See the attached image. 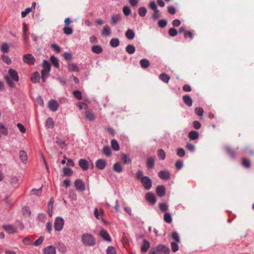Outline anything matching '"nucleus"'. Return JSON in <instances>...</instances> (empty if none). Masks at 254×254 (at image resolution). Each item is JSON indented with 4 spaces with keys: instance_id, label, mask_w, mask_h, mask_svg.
<instances>
[{
    "instance_id": "f257e3e1",
    "label": "nucleus",
    "mask_w": 254,
    "mask_h": 254,
    "mask_svg": "<svg viewBox=\"0 0 254 254\" xmlns=\"http://www.w3.org/2000/svg\"><path fill=\"white\" fill-rule=\"evenodd\" d=\"M81 241L82 243L86 246H94L96 244L95 238L88 233L83 234L81 236Z\"/></svg>"
},
{
    "instance_id": "f03ea898",
    "label": "nucleus",
    "mask_w": 254,
    "mask_h": 254,
    "mask_svg": "<svg viewBox=\"0 0 254 254\" xmlns=\"http://www.w3.org/2000/svg\"><path fill=\"white\" fill-rule=\"evenodd\" d=\"M43 69L41 71L42 79L43 82H45L46 78L51 69V65L50 63L46 60H44L43 62Z\"/></svg>"
},
{
    "instance_id": "7ed1b4c3",
    "label": "nucleus",
    "mask_w": 254,
    "mask_h": 254,
    "mask_svg": "<svg viewBox=\"0 0 254 254\" xmlns=\"http://www.w3.org/2000/svg\"><path fill=\"white\" fill-rule=\"evenodd\" d=\"M64 220L63 218L57 217L54 222V227L56 230L58 231H61L64 227Z\"/></svg>"
},
{
    "instance_id": "20e7f679",
    "label": "nucleus",
    "mask_w": 254,
    "mask_h": 254,
    "mask_svg": "<svg viewBox=\"0 0 254 254\" xmlns=\"http://www.w3.org/2000/svg\"><path fill=\"white\" fill-rule=\"evenodd\" d=\"M141 182L145 190H149L151 188L152 181L148 177H142Z\"/></svg>"
},
{
    "instance_id": "39448f33",
    "label": "nucleus",
    "mask_w": 254,
    "mask_h": 254,
    "mask_svg": "<svg viewBox=\"0 0 254 254\" xmlns=\"http://www.w3.org/2000/svg\"><path fill=\"white\" fill-rule=\"evenodd\" d=\"M23 60L24 63L29 65H33L35 62V59L30 54L23 55Z\"/></svg>"
},
{
    "instance_id": "423d86ee",
    "label": "nucleus",
    "mask_w": 254,
    "mask_h": 254,
    "mask_svg": "<svg viewBox=\"0 0 254 254\" xmlns=\"http://www.w3.org/2000/svg\"><path fill=\"white\" fill-rule=\"evenodd\" d=\"M74 186L77 190L83 191L85 189V184L81 180H76L74 182Z\"/></svg>"
},
{
    "instance_id": "0eeeda50",
    "label": "nucleus",
    "mask_w": 254,
    "mask_h": 254,
    "mask_svg": "<svg viewBox=\"0 0 254 254\" xmlns=\"http://www.w3.org/2000/svg\"><path fill=\"white\" fill-rule=\"evenodd\" d=\"M59 104L56 100H52L48 103V107L50 110L55 112L56 111L59 107Z\"/></svg>"
},
{
    "instance_id": "6e6552de",
    "label": "nucleus",
    "mask_w": 254,
    "mask_h": 254,
    "mask_svg": "<svg viewBox=\"0 0 254 254\" xmlns=\"http://www.w3.org/2000/svg\"><path fill=\"white\" fill-rule=\"evenodd\" d=\"M85 117L86 119L90 121H93L95 119V115L94 112L90 110H87L85 112Z\"/></svg>"
},
{
    "instance_id": "1a4fd4ad",
    "label": "nucleus",
    "mask_w": 254,
    "mask_h": 254,
    "mask_svg": "<svg viewBox=\"0 0 254 254\" xmlns=\"http://www.w3.org/2000/svg\"><path fill=\"white\" fill-rule=\"evenodd\" d=\"M157 248L158 249V251H159L160 253L169 254L170 252L169 248L164 245H159L157 246Z\"/></svg>"
},
{
    "instance_id": "9d476101",
    "label": "nucleus",
    "mask_w": 254,
    "mask_h": 254,
    "mask_svg": "<svg viewBox=\"0 0 254 254\" xmlns=\"http://www.w3.org/2000/svg\"><path fill=\"white\" fill-rule=\"evenodd\" d=\"M8 74L10 77L14 81L17 82L19 81V77L17 72L14 69L10 68L8 70Z\"/></svg>"
},
{
    "instance_id": "9b49d317",
    "label": "nucleus",
    "mask_w": 254,
    "mask_h": 254,
    "mask_svg": "<svg viewBox=\"0 0 254 254\" xmlns=\"http://www.w3.org/2000/svg\"><path fill=\"white\" fill-rule=\"evenodd\" d=\"M156 191L158 196L162 197L164 196L166 193L165 188L162 185L158 186L156 188Z\"/></svg>"
},
{
    "instance_id": "f8f14e48",
    "label": "nucleus",
    "mask_w": 254,
    "mask_h": 254,
    "mask_svg": "<svg viewBox=\"0 0 254 254\" xmlns=\"http://www.w3.org/2000/svg\"><path fill=\"white\" fill-rule=\"evenodd\" d=\"M107 164L106 161L103 159H98L96 162V167L100 169L103 170L105 168Z\"/></svg>"
},
{
    "instance_id": "ddd939ff",
    "label": "nucleus",
    "mask_w": 254,
    "mask_h": 254,
    "mask_svg": "<svg viewBox=\"0 0 254 254\" xmlns=\"http://www.w3.org/2000/svg\"><path fill=\"white\" fill-rule=\"evenodd\" d=\"M100 236L105 241L111 242V238L107 232V231L104 229H102L101 230L100 233Z\"/></svg>"
},
{
    "instance_id": "4468645a",
    "label": "nucleus",
    "mask_w": 254,
    "mask_h": 254,
    "mask_svg": "<svg viewBox=\"0 0 254 254\" xmlns=\"http://www.w3.org/2000/svg\"><path fill=\"white\" fill-rule=\"evenodd\" d=\"M146 198L149 203L152 204H154L156 201L154 194L151 192H147L146 194Z\"/></svg>"
},
{
    "instance_id": "2eb2a0df",
    "label": "nucleus",
    "mask_w": 254,
    "mask_h": 254,
    "mask_svg": "<svg viewBox=\"0 0 254 254\" xmlns=\"http://www.w3.org/2000/svg\"><path fill=\"white\" fill-rule=\"evenodd\" d=\"M79 165L83 171L87 170L89 167L88 162L84 159H81L79 160Z\"/></svg>"
},
{
    "instance_id": "dca6fc26",
    "label": "nucleus",
    "mask_w": 254,
    "mask_h": 254,
    "mask_svg": "<svg viewBox=\"0 0 254 254\" xmlns=\"http://www.w3.org/2000/svg\"><path fill=\"white\" fill-rule=\"evenodd\" d=\"M158 175L163 180H168L170 178V173L167 171H161L159 173Z\"/></svg>"
},
{
    "instance_id": "f3484780",
    "label": "nucleus",
    "mask_w": 254,
    "mask_h": 254,
    "mask_svg": "<svg viewBox=\"0 0 254 254\" xmlns=\"http://www.w3.org/2000/svg\"><path fill=\"white\" fill-rule=\"evenodd\" d=\"M44 253L45 254H56V248L52 246H47L44 249Z\"/></svg>"
},
{
    "instance_id": "a211bd4d",
    "label": "nucleus",
    "mask_w": 254,
    "mask_h": 254,
    "mask_svg": "<svg viewBox=\"0 0 254 254\" xmlns=\"http://www.w3.org/2000/svg\"><path fill=\"white\" fill-rule=\"evenodd\" d=\"M184 103L189 107H190L192 104V100L189 95H185L183 97Z\"/></svg>"
},
{
    "instance_id": "6ab92c4d",
    "label": "nucleus",
    "mask_w": 254,
    "mask_h": 254,
    "mask_svg": "<svg viewBox=\"0 0 254 254\" xmlns=\"http://www.w3.org/2000/svg\"><path fill=\"white\" fill-rule=\"evenodd\" d=\"M111 34V29L108 25H106L101 31L102 35L104 36H109Z\"/></svg>"
},
{
    "instance_id": "aec40b11",
    "label": "nucleus",
    "mask_w": 254,
    "mask_h": 254,
    "mask_svg": "<svg viewBox=\"0 0 254 254\" xmlns=\"http://www.w3.org/2000/svg\"><path fill=\"white\" fill-rule=\"evenodd\" d=\"M121 19V15L120 14L112 15L111 16V24L116 25Z\"/></svg>"
},
{
    "instance_id": "412c9836",
    "label": "nucleus",
    "mask_w": 254,
    "mask_h": 254,
    "mask_svg": "<svg viewBox=\"0 0 254 254\" xmlns=\"http://www.w3.org/2000/svg\"><path fill=\"white\" fill-rule=\"evenodd\" d=\"M31 80L33 83H38L40 81V74L37 71L34 72L31 77Z\"/></svg>"
},
{
    "instance_id": "4be33fe9",
    "label": "nucleus",
    "mask_w": 254,
    "mask_h": 254,
    "mask_svg": "<svg viewBox=\"0 0 254 254\" xmlns=\"http://www.w3.org/2000/svg\"><path fill=\"white\" fill-rule=\"evenodd\" d=\"M150 248V244L146 240L143 241V244L141 248V251L142 252H146Z\"/></svg>"
},
{
    "instance_id": "5701e85b",
    "label": "nucleus",
    "mask_w": 254,
    "mask_h": 254,
    "mask_svg": "<svg viewBox=\"0 0 254 254\" xmlns=\"http://www.w3.org/2000/svg\"><path fill=\"white\" fill-rule=\"evenodd\" d=\"M139 64L140 66L143 68H146L150 66L149 61L146 59L141 60L139 62Z\"/></svg>"
},
{
    "instance_id": "b1692460",
    "label": "nucleus",
    "mask_w": 254,
    "mask_h": 254,
    "mask_svg": "<svg viewBox=\"0 0 254 254\" xmlns=\"http://www.w3.org/2000/svg\"><path fill=\"white\" fill-rule=\"evenodd\" d=\"M199 133L197 131L192 130L189 133V137L191 140H195L198 138Z\"/></svg>"
},
{
    "instance_id": "393cba45",
    "label": "nucleus",
    "mask_w": 254,
    "mask_h": 254,
    "mask_svg": "<svg viewBox=\"0 0 254 254\" xmlns=\"http://www.w3.org/2000/svg\"><path fill=\"white\" fill-rule=\"evenodd\" d=\"M19 158L23 163H26L27 160V156L25 151L21 150L19 152Z\"/></svg>"
},
{
    "instance_id": "a878e982",
    "label": "nucleus",
    "mask_w": 254,
    "mask_h": 254,
    "mask_svg": "<svg viewBox=\"0 0 254 254\" xmlns=\"http://www.w3.org/2000/svg\"><path fill=\"white\" fill-rule=\"evenodd\" d=\"M126 37L129 40H132L135 37V33L132 29H128L126 33Z\"/></svg>"
},
{
    "instance_id": "bb28decb",
    "label": "nucleus",
    "mask_w": 254,
    "mask_h": 254,
    "mask_svg": "<svg viewBox=\"0 0 254 254\" xmlns=\"http://www.w3.org/2000/svg\"><path fill=\"white\" fill-rule=\"evenodd\" d=\"M126 52L129 54H133L135 52V48L133 45H128L126 48Z\"/></svg>"
},
{
    "instance_id": "cd10ccee",
    "label": "nucleus",
    "mask_w": 254,
    "mask_h": 254,
    "mask_svg": "<svg viewBox=\"0 0 254 254\" xmlns=\"http://www.w3.org/2000/svg\"><path fill=\"white\" fill-rule=\"evenodd\" d=\"M92 51L95 54H99L102 52L103 49L100 46L95 45L92 46Z\"/></svg>"
},
{
    "instance_id": "c85d7f7f",
    "label": "nucleus",
    "mask_w": 254,
    "mask_h": 254,
    "mask_svg": "<svg viewBox=\"0 0 254 254\" xmlns=\"http://www.w3.org/2000/svg\"><path fill=\"white\" fill-rule=\"evenodd\" d=\"M159 78L163 82L168 83L169 82L170 77L166 73H161L159 75Z\"/></svg>"
},
{
    "instance_id": "c756f323",
    "label": "nucleus",
    "mask_w": 254,
    "mask_h": 254,
    "mask_svg": "<svg viewBox=\"0 0 254 254\" xmlns=\"http://www.w3.org/2000/svg\"><path fill=\"white\" fill-rule=\"evenodd\" d=\"M113 169L115 172L118 173H121L123 171V167L121 164L119 162H117L114 165Z\"/></svg>"
},
{
    "instance_id": "7c9ffc66",
    "label": "nucleus",
    "mask_w": 254,
    "mask_h": 254,
    "mask_svg": "<svg viewBox=\"0 0 254 254\" xmlns=\"http://www.w3.org/2000/svg\"><path fill=\"white\" fill-rule=\"evenodd\" d=\"M4 229L9 233H14L16 232L15 228L11 225H4Z\"/></svg>"
},
{
    "instance_id": "2f4dec72",
    "label": "nucleus",
    "mask_w": 254,
    "mask_h": 254,
    "mask_svg": "<svg viewBox=\"0 0 254 254\" xmlns=\"http://www.w3.org/2000/svg\"><path fill=\"white\" fill-rule=\"evenodd\" d=\"M120 44V41L118 38H113L110 40V45L114 48L117 47Z\"/></svg>"
},
{
    "instance_id": "473e14b6",
    "label": "nucleus",
    "mask_w": 254,
    "mask_h": 254,
    "mask_svg": "<svg viewBox=\"0 0 254 254\" xmlns=\"http://www.w3.org/2000/svg\"><path fill=\"white\" fill-rule=\"evenodd\" d=\"M111 146L113 150L115 151H119L120 149V147L119 143L118 142L115 140L113 139L111 141Z\"/></svg>"
},
{
    "instance_id": "72a5a7b5",
    "label": "nucleus",
    "mask_w": 254,
    "mask_h": 254,
    "mask_svg": "<svg viewBox=\"0 0 254 254\" xmlns=\"http://www.w3.org/2000/svg\"><path fill=\"white\" fill-rule=\"evenodd\" d=\"M226 151L227 154L232 158H234L235 157V151L229 147H226Z\"/></svg>"
},
{
    "instance_id": "f704fd0d",
    "label": "nucleus",
    "mask_w": 254,
    "mask_h": 254,
    "mask_svg": "<svg viewBox=\"0 0 254 254\" xmlns=\"http://www.w3.org/2000/svg\"><path fill=\"white\" fill-rule=\"evenodd\" d=\"M68 69L71 71H78L79 68L78 66L73 64H68Z\"/></svg>"
},
{
    "instance_id": "c9c22d12",
    "label": "nucleus",
    "mask_w": 254,
    "mask_h": 254,
    "mask_svg": "<svg viewBox=\"0 0 254 254\" xmlns=\"http://www.w3.org/2000/svg\"><path fill=\"white\" fill-rule=\"evenodd\" d=\"M147 165L148 168L151 169L153 168L154 165V159L153 157H149L147 159Z\"/></svg>"
},
{
    "instance_id": "e433bc0d",
    "label": "nucleus",
    "mask_w": 254,
    "mask_h": 254,
    "mask_svg": "<svg viewBox=\"0 0 254 254\" xmlns=\"http://www.w3.org/2000/svg\"><path fill=\"white\" fill-rule=\"evenodd\" d=\"M164 220L166 222L171 223L172 221L171 214L169 213H165L164 215Z\"/></svg>"
},
{
    "instance_id": "4c0bfd02",
    "label": "nucleus",
    "mask_w": 254,
    "mask_h": 254,
    "mask_svg": "<svg viewBox=\"0 0 254 254\" xmlns=\"http://www.w3.org/2000/svg\"><path fill=\"white\" fill-rule=\"evenodd\" d=\"M63 173L64 176H70L72 175L73 172L70 168L65 167L63 168Z\"/></svg>"
},
{
    "instance_id": "58836bf2",
    "label": "nucleus",
    "mask_w": 254,
    "mask_h": 254,
    "mask_svg": "<svg viewBox=\"0 0 254 254\" xmlns=\"http://www.w3.org/2000/svg\"><path fill=\"white\" fill-rule=\"evenodd\" d=\"M64 33L67 35H71L73 33V29L69 26H65L63 28Z\"/></svg>"
},
{
    "instance_id": "ea45409f",
    "label": "nucleus",
    "mask_w": 254,
    "mask_h": 254,
    "mask_svg": "<svg viewBox=\"0 0 254 254\" xmlns=\"http://www.w3.org/2000/svg\"><path fill=\"white\" fill-rule=\"evenodd\" d=\"M46 125L49 128H53L54 126V122L52 118H48L46 121Z\"/></svg>"
},
{
    "instance_id": "a19ab883",
    "label": "nucleus",
    "mask_w": 254,
    "mask_h": 254,
    "mask_svg": "<svg viewBox=\"0 0 254 254\" xmlns=\"http://www.w3.org/2000/svg\"><path fill=\"white\" fill-rule=\"evenodd\" d=\"M9 46L7 43H3L1 46V51L5 53L9 52Z\"/></svg>"
},
{
    "instance_id": "79ce46f5",
    "label": "nucleus",
    "mask_w": 254,
    "mask_h": 254,
    "mask_svg": "<svg viewBox=\"0 0 254 254\" xmlns=\"http://www.w3.org/2000/svg\"><path fill=\"white\" fill-rule=\"evenodd\" d=\"M2 61L7 64H10L11 63V59L5 55H2L1 56Z\"/></svg>"
},
{
    "instance_id": "37998d69",
    "label": "nucleus",
    "mask_w": 254,
    "mask_h": 254,
    "mask_svg": "<svg viewBox=\"0 0 254 254\" xmlns=\"http://www.w3.org/2000/svg\"><path fill=\"white\" fill-rule=\"evenodd\" d=\"M242 165L247 168H249L251 167V163L249 159L243 158L242 159Z\"/></svg>"
},
{
    "instance_id": "c03bdc74",
    "label": "nucleus",
    "mask_w": 254,
    "mask_h": 254,
    "mask_svg": "<svg viewBox=\"0 0 254 254\" xmlns=\"http://www.w3.org/2000/svg\"><path fill=\"white\" fill-rule=\"evenodd\" d=\"M122 160L125 164H128L131 163V160L129 158V156L126 154H123Z\"/></svg>"
},
{
    "instance_id": "a18cd8bd",
    "label": "nucleus",
    "mask_w": 254,
    "mask_h": 254,
    "mask_svg": "<svg viewBox=\"0 0 254 254\" xmlns=\"http://www.w3.org/2000/svg\"><path fill=\"white\" fill-rule=\"evenodd\" d=\"M158 156L161 160H164L166 158L165 152L163 149H160L158 151Z\"/></svg>"
},
{
    "instance_id": "49530a36",
    "label": "nucleus",
    "mask_w": 254,
    "mask_h": 254,
    "mask_svg": "<svg viewBox=\"0 0 254 254\" xmlns=\"http://www.w3.org/2000/svg\"><path fill=\"white\" fill-rule=\"evenodd\" d=\"M50 60H51V62L52 63V64H53V65L55 67H59V61L57 58H56L54 56H52L51 57Z\"/></svg>"
},
{
    "instance_id": "de8ad7c7",
    "label": "nucleus",
    "mask_w": 254,
    "mask_h": 254,
    "mask_svg": "<svg viewBox=\"0 0 254 254\" xmlns=\"http://www.w3.org/2000/svg\"><path fill=\"white\" fill-rule=\"evenodd\" d=\"M147 10L144 7H140L138 9V14L141 17H143L146 14Z\"/></svg>"
},
{
    "instance_id": "09e8293b",
    "label": "nucleus",
    "mask_w": 254,
    "mask_h": 254,
    "mask_svg": "<svg viewBox=\"0 0 254 254\" xmlns=\"http://www.w3.org/2000/svg\"><path fill=\"white\" fill-rule=\"evenodd\" d=\"M103 152L106 156H110L111 154V148L108 146H105L103 149Z\"/></svg>"
},
{
    "instance_id": "8fccbe9b",
    "label": "nucleus",
    "mask_w": 254,
    "mask_h": 254,
    "mask_svg": "<svg viewBox=\"0 0 254 254\" xmlns=\"http://www.w3.org/2000/svg\"><path fill=\"white\" fill-rule=\"evenodd\" d=\"M107 254H116L115 248L113 246H109L106 250Z\"/></svg>"
},
{
    "instance_id": "3c124183",
    "label": "nucleus",
    "mask_w": 254,
    "mask_h": 254,
    "mask_svg": "<svg viewBox=\"0 0 254 254\" xmlns=\"http://www.w3.org/2000/svg\"><path fill=\"white\" fill-rule=\"evenodd\" d=\"M171 246L173 252L175 253L179 250V246L177 242H172Z\"/></svg>"
},
{
    "instance_id": "603ef678",
    "label": "nucleus",
    "mask_w": 254,
    "mask_h": 254,
    "mask_svg": "<svg viewBox=\"0 0 254 254\" xmlns=\"http://www.w3.org/2000/svg\"><path fill=\"white\" fill-rule=\"evenodd\" d=\"M5 79L10 87H13L15 86V84L10 77L5 76Z\"/></svg>"
},
{
    "instance_id": "864d4df0",
    "label": "nucleus",
    "mask_w": 254,
    "mask_h": 254,
    "mask_svg": "<svg viewBox=\"0 0 254 254\" xmlns=\"http://www.w3.org/2000/svg\"><path fill=\"white\" fill-rule=\"evenodd\" d=\"M195 113L199 116H202L203 114V110L201 107H197L194 110Z\"/></svg>"
},
{
    "instance_id": "5fc2aeb1",
    "label": "nucleus",
    "mask_w": 254,
    "mask_h": 254,
    "mask_svg": "<svg viewBox=\"0 0 254 254\" xmlns=\"http://www.w3.org/2000/svg\"><path fill=\"white\" fill-rule=\"evenodd\" d=\"M178 34V32L174 28H171L169 30V34L171 37H174Z\"/></svg>"
},
{
    "instance_id": "6e6d98bb",
    "label": "nucleus",
    "mask_w": 254,
    "mask_h": 254,
    "mask_svg": "<svg viewBox=\"0 0 254 254\" xmlns=\"http://www.w3.org/2000/svg\"><path fill=\"white\" fill-rule=\"evenodd\" d=\"M73 95L74 97L78 100L82 99V96L80 91L78 90H75L73 92Z\"/></svg>"
},
{
    "instance_id": "4d7b16f0",
    "label": "nucleus",
    "mask_w": 254,
    "mask_h": 254,
    "mask_svg": "<svg viewBox=\"0 0 254 254\" xmlns=\"http://www.w3.org/2000/svg\"><path fill=\"white\" fill-rule=\"evenodd\" d=\"M167 24V21L165 19L160 20L158 22V25L160 27L164 28Z\"/></svg>"
},
{
    "instance_id": "13d9d810",
    "label": "nucleus",
    "mask_w": 254,
    "mask_h": 254,
    "mask_svg": "<svg viewBox=\"0 0 254 254\" xmlns=\"http://www.w3.org/2000/svg\"><path fill=\"white\" fill-rule=\"evenodd\" d=\"M33 241L29 237H26L23 239V243L25 245L32 244Z\"/></svg>"
},
{
    "instance_id": "bf43d9fd",
    "label": "nucleus",
    "mask_w": 254,
    "mask_h": 254,
    "mask_svg": "<svg viewBox=\"0 0 254 254\" xmlns=\"http://www.w3.org/2000/svg\"><path fill=\"white\" fill-rule=\"evenodd\" d=\"M172 237L177 243L180 242V239L179 235L177 232L173 233L172 234Z\"/></svg>"
},
{
    "instance_id": "052dcab7",
    "label": "nucleus",
    "mask_w": 254,
    "mask_h": 254,
    "mask_svg": "<svg viewBox=\"0 0 254 254\" xmlns=\"http://www.w3.org/2000/svg\"><path fill=\"white\" fill-rule=\"evenodd\" d=\"M186 148L189 151L193 152V151H194V150L195 149V147H194V145H193L192 144H191L190 143H188L186 145Z\"/></svg>"
},
{
    "instance_id": "680f3d73",
    "label": "nucleus",
    "mask_w": 254,
    "mask_h": 254,
    "mask_svg": "<svg viewBox=\"0 0 254 254\" xmlns=\"http://www.w3.org/2000/svg\"><path fill=\"white\" fill-rule=\"evenodd\" d=\"M152 16V18H153V19H154V20H156L157 19L159 18L160 17L159 11L158 9L154 10V12H153Z\"/></svg>"
},
{
    "instance_id": "e2e57ef3",
    "label": "nucleus",
    "mask_w": 254,
    "mask_h": 254,
    "mask_svg": "<svg viewBox=\"0 0 254 254\" xmlns=\"http://www.w3.org/2000/svg\"><path fill=\"white\" fill-rule=\"evenodd\" d=\"M177 154L179 157H182L185 156V151L184 149L183 148H179L177 150Z\"/></svg>"
},
{
    "instance_id": "0e129e2a",
    "label": "nucleus",
    "mask_w": 254,
    "mask_h": 254,
    "mask_svg": "<svg viewBox=\"0 0 254 254\" xmlns=\"http://www.w3.org/2000/svg\"><path fill=\"white\" fill-rule=\"evenodd\" d=\"M159 208L162 211H166L168 210V207L166 203H160L159 204Z\"/></svg>"
},
{
    "instance_id": "69168bd1",
    "label": "nucleus",
    "mask_w": 254,
    "mask_h": 254,
    "mask_svg": "<svg viewBox=\"0 0 254 254\" xmlns=\"http://www.w3.org/2000/svg\"><path fill=\"white\" fill-rule=\"evenodd\" d=\"M44 237L41 236L38 239H37L34 243V245L36 246H39L40 244H41L43 241H44Z\"/></svg>"
},
{
    "instance_id": "338daca9",
    "label": "nucleus",
    "mask_w": 254,
    "mask_h": 254,
    "mask_svg": "<svg viewBox=\"0 0 254 254\" xmlns=\"http://www.w3.org/2000/svg\"><path fill=\"white\" fill-rule=\"evenodd\" d=\"M123 10L124 14L126 16L129 15L130 14V10L127 6H124Z\"/></svg>"
},
{
    "instance_id": "774afa93",
    "label": "nucleus",
    "mask_w": 254,
    "mask_h": 254,
    "mask_svg": "<svg viewBox=\"0 0 254 254\" xmlns=\"http://www.w3.org/2000/svg\"><path fill=\"white\" fill-rule=\"evenodd\" d=\"M31 11V8H27L24 11L21 12L22 17H25L27 14H28Z\"/></svg>"
}]
</instances>
